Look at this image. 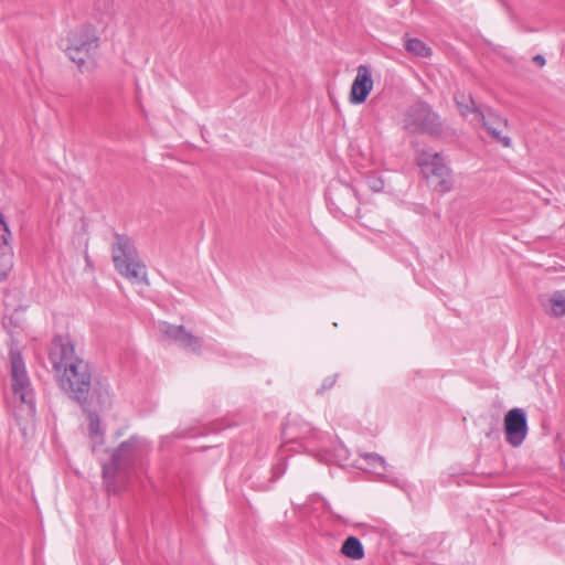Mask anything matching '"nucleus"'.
I'll list each match as a JSON object with an SVG mask.
<instances>
[{
  "label": "nucleus",
  "mask_w": 565,
  "mask_h": 565,
  "mask_svg": "<svg viewBox=\"0 0 565 565\" xmlns=\"http://www.w3.org/2000/svg\"><path fill=\"white\" fill-rule=\"evenodd\" d=\"M11 364V382L12 390L15 396L24 404L34 406V393L31 388V383L25 370V364L21 353L18 350L10 351Z\"/></svg>",
  "instance_id": "obj_7"
},
{
  "label": "nucleus",
  "mask_w": 565,
  "mask_h": 565,
  "mask_svg": "<svg viewBox=\"0 0 565 565\" xmlns=\"http://www.w3.org/2000/svg\"><path fill=\"white\" fill-rule=\"evenodd\" d=\"M330 204L344 215H352L359 210L355 190L349 184L338 182L328 192Z\"/></svg>",
  "instance_id": "obj_10"
},
{
  "label": "nucleus",
  "mask_w": 565,
  "mask_h": 565,
  "mask_svg": "<svg viewBox=\"0 0 565 565\" xmlns=\"http://www.w3.org/2000/svg\"><path fill=\"white\" fill-rule=\"evenodd\" d=\"M11 364V382L12 390L15 396L24 404L34 406V393L31 388V383L25 370V364L21 353L18 350L10 351Z\"/></svg>",
  "instance_id": "obj_8"
},
{
  "label": "nucleus",
  "mask_w": 565,
  "mask_h": 565,
  "mask_svg": "<svg viewBox=\"0 0 565 565\" xmlns=\"http://www.w3.org/2000/svg\"><path fill=\"white\" fill-rule=\"evenodd\" d=\"M533 62L541 67L546 63L545 57L541 54L533 56Z\"/></svg>",
  "instance_id": "obj_25"
},
{
  "label": "nucleus",
  "mask_w": 565,
  "mask_h": 565,
  "mask_svg": "<svg viewBox=\"0 0 565 565\" xmlns=\"http://www.w3.org/2000/svg\"><path fill=\"white\" fill-rule=\"evenodd\" d=\"M286 469H287V462L286 461L280 460L279 462L274 465L271 467V478H270V481L274 482V481L278 480L285 473Z\"/></svg>",
  "instance_id": "obj_21"
},
{
  "label": "nucleus",
  "mask_w": 565,
  "mask_h": 565,
  "mask_svg": "<svg viewBox=\"0 0 565 565\" xmlns=\"http://www.w3.org/2000/svg\"><path fill=\"white\" fill-rule=\"evenodd\" d=\"M49 359L63 392L84 411L94 405H110L108 386L94 381L89 363L75 353V344L68 335L56 334L52 339Z\"/></svg>",
  "instance_id": "obj_1"
},
{
  "label": "nucleus",
  "mask_w": 565,
  "mask_h": 565,
  "mask_svg": "<svg viewBox=\"0 0 565 565\" xmlns=\"http://www.w3.org/2000/svg\"><path fill=\"white\" fill-rule=\"evenodd\" d=\"M340 552L345 557L354 561H360L365 555L362 542L352 535L343 541Z\"/></svg>",
  "instance_id": "obj_14"
},
{
  "label": "nucleus",
  "mask_w": 565,
  "mask_h": 565,
  "mask_svg": "<svg viewBox=\"0 0 565 565\" xmlns=\"http://www.w3.org/2000/svg\"><path fill=\"white\" fill-rule=\"evenodd\" d=\"M115 239L111 247L115 268L131 281H146V266L139 260L137 249L131 238L127 235L116 233Z\"/></svg>",
  "instance_id": "obj_5"
},
{
  "label": "nucleus",
  "mask_w": 565,
  "mask_h": 565,
  "mask_svg": "<svg viewBox=\"0 0 565 565\" xmlns=\"http://www.w3.org/2000/svg\"><path fill=\"white\" fill-rule=\"evenodd\" d=\"M503 427L507 443L520 447L529 431L527 417L523 408L514 407L504 415Z\"/></svg>",
  "instance_id": "obj_9"
},
{
  "label": "nucleus",
  "mask_w": 565,
  "mask_h": 565,
  "mask_svg": "<svg viewBox=\"0 0 565 565\" xmlns=\"http://www.w3.org/2000/svg\"><path fill=\"white\" fill-rule=\"evenodd\" d=\"M148 451L147 440L137 435L120 443L111 451L110 461L102 466V476L108 493L119 494L126 489L128 478L136 467L141 465Z\"/></svg>",
  "instance_id": "obj_2"
},
{
  "label": "nucleus",
  "mask_w": 565,
  "mask_h": 565,
  "mask_svg": "<svg viewBox=\"0 0 565 565\" xmlns=\"http://www.w3.org/2000/svg\"><path fill=\"white\" fill-rule=\"evenodd\" d=\"M546 311L553 317L565 316V290H556L551 295Z\"/></svg>",
  "instance_id": "obj_16"
},
{
  "label": "nucleus",
  "mask_w": 565,
  "mask_h": 565,
  "mask_svg": "<svg viewBox=\"0 0 565 565\" xmlns=\"http://www.w3.org/2000/svg\"><path fill=\"white\" fill-rule=\"evenodd\" d=\"M98 41L95 29L92 25H83L68 33L65 51L70 58L82 67L86 58L97 50Z\"/></svg>",
  "instance_id": "obj_6"
},
{
  "label": "nucleus",
  "mask_w": 565,
  "mask_h": 565,
  "mask_svg": "<svg viewBox=\"0 0 565 565\" xmlns=\"http://www.w3.org/2000/svg\"><path fill=\"white\" fill-rule=\"evenodd\" d=\"M416 162L428 185L437 193L445 194L451 191L454 179L451 170L444 157L431 149H422L416 153Z\"/></svg>",
  "instance_id": "obj_4"
},
{
  "label": "nucleus",
  "mask_w": 565,
  "mask_h": 565,
  "mask_svg": "<svg viewBox=\"0 0 565 565\" xmlns=\"http://www.w3.org/2000/svg\"><path fill=\"white\" fill-rule=\"evenodd\" d=\"M337 379H338V374H332V375H329L327 376L323 382H322V385L321 387L318 390V394L327 391V390H330L334 386L335 382H337Z\"/></svg>",
  "instance_id": "obj_23"
},
{
  "label": "nucleus",
  "mask_w": 565,
  "mask_h": 565,
  "mask_svg": "<svg viewBox=\"0 0 565 565\" xmlns=\"http://www.w3.org/2000/svg\"><path fill=\"white\" fill-rule=\"evenodd\" d=\"M86 262H87V264H90L88 256H86Z\"/></svg>",
  "instance_id": "obj_26"
},
{
  "label": "nucleus",
  "mask_w": 565,
  "mask_h": 565,
  "mask_svg": "<svg viewBox=\"0 0 565 565\" xmlns=\"http://www.w3.org/2000/svg\"><path fill=\"white\" fill-rule=\"evenodd\" d=\"M367 185L370 186V189L374 192H380L383 190L384 188V182L382 179L380 178H376V177H370L367 179Z\"/></svg>",
  "instance_id": "obj_24"
},
{
  "label": "nucleus",
  "mask_w": 565,
  "mask_h": 565,
  "mask_svg": "<svg viewBox=\"0 0 565 565\" xmlns=\"http://www.w3.org/2000/svg\"><path fill=\"white\" fill-rule=\"evenodd\" d=\"M88 433L92 439V449L93 451H96V449L104 445L105 443L104 433L102 430L100 418L98 414L95 412H90V408L88 409Z\"/></svg>",
  "instance_id": "obj_13"
},
{
  "label": "nucleus",
  "mask_w": 565,
  "mask_h": 565,
  "mask_svg": "<svg viewBox=\"0 0 565 565\" xmlns=\"http://www.w3.org/2000/svg\"><path fill=\"white\" fill-rule=\"evenodd\" d=\"M456 105L462 116H467L471 113L476 114L479 119H484L483 111L476 106L475 100L471 96H465L463 94L455 95Z\"/></svg>",
  "instance_id": "obj_15"
},
{
  "label": "nucleus",
  "mask_w": 565,
  "mask_h": 565,
  "mask_svg": "<svg viewBox=\"0 0 565 565\" xmlns=\"http://www.w3.org/2000/svg\"><path fill=\"white\" fill-rule=\"evenodd\" d=\"M480 121L482 122V126L486 128V130L491 134V136L499 142L502 143V146L504 147H510L511 146V139L507 136H502L501 135V131L498 130L495 127H493L492 125H490V122L484 118V119H480Z\"/></svg>",
  "instance_id": "obj_19"
},
{
  "label": "nucleus",
  "mask_w": 565,
  "mask_h": 565,
  "mask_svg": "<svg viewBox=\"0 0 565 565\" xmlns=\"http://www.w3.org/2000/svg\"><path fill=\"white\" fill-rule=\"evenodd\" d=\"M361 457L374 469H377L379 467L382 469L385 468V459L376 452H365L361 455Z\"/></svg>",
  "instance_id": "obj_20"
},
{
  "label": "nucleus",
  "mask_w": 565,
  "mask_h": 565,
  "mask_svg": "<svg viewBox=\"0 0 565 565\" xmlns=\"http://www.w3.org/2000/svg\"><path fill=\"white\" fill-rule=\"evenodd\" d=\"M161 331L171 340L179 343L183 349H190L192 352L198 353L202 345V340L191 332L186 331L183 326H174L163 323Z\"/></svg>",
  "instance_id": "obj_12"
},
{
  "label": "nucleus",
  "mask_w": 565,
  "mask_h": 565,
  "mask_svg": "<svg viewBox=\"0 0 565 565\" xmlns=\"http://www.w3.org/2000/svg\"><path fill=\"white\" fill-rule=\"evenodd\" d=\"M373 88V78L367 65H360L356 76L351 85L349 100L353 105L363 104Z\"/></svg>",
  "instance_id": "obj_11"
},
{
  "label": "nucleus",
  "mask_w": 565,
  "mask_h": 565,
  "mask_svg": "<svg viewBox=\"0 0 565 565\" xmlns=\"http://www.w3.org/2000/svg\"><path fill=\"white\" fill-rule=\"evenodd\" d=\"M405 50L418 57H428L431 55L430 47L416 38H409L405 41Z\"/></svg>",
  "instance_id": "obj_17"
},
{
  "label": "nucleus",
  "mask_w": 565,
  "mask_h": 565,
  "mask_svg": "<svg viewBox=\"0 0 565 565\" xmlns=\"http://www.w3.org/2000/svg\"><path fill=\"white\" fill-rule=\"evenodd\" d=\"M13 268V250L7 248V250L0 249V281L4 280Z\"/></svg>",
  "instance_id": "obj_18"
},
{
  "label": "nucleus",
  "mask_w": 565,
  "mask_h": 565,
  "mask_svg": "<svg viewBox=\"0 0 565 565\" xmlns=\"http://www.w3.org/2000/svg\"><path fill=\"white\" fill-rule=\"evenodd\" d=\"M403 129L408 134L428 135L435 139H444L452 135L440 115L425 100L411 104L403 114Z\"/></svg>",
  "instance_id": "obj_3"
},
{
  "label": "nucleus",
  "mask_w": 565,
  "mask_h": 565,
  "mask_svg": "<svg viewBox=\"0 0 565 565\" xmlns=\"http://www.w3.org/2000/svg\"><path fill=\"white\" fill-rule=\"evenodd\" d=\"M3 227V234L1 235L2 244L0 245V249L7 250V248H12L10 245L11 239V231L7 221L4 220V224H0Z\"/></svg>",
  "instance_id": "obj_22"
}]
</instances>
